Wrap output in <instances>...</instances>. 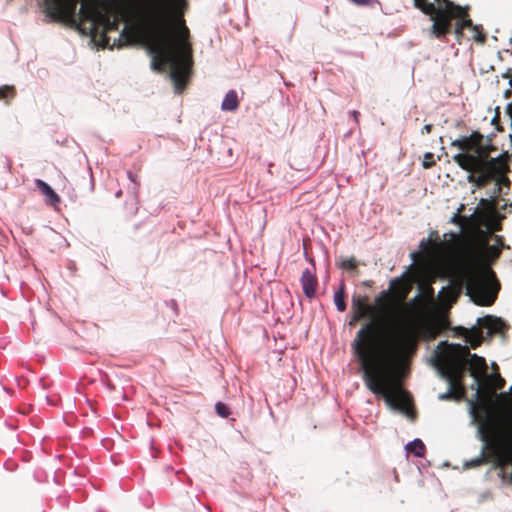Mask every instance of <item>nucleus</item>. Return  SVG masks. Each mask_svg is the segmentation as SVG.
I'll list each match as a JSON object with an SVG mask.
<instances>
[{
  "label": "nucleus",
  "instance_id": "f257e3e1",
  "mask_svg": "<svg viewBox=\"0 0 512 512\" xmlns=\"http://www.w3.org/2000/svg\"><path fill=\"white\" fill-rule=\"evenodd\" d=\"M375 303L376 306L369 304L367 296H353L350 325L365 318L370 321L358 330L351 346L360 362L366 387L391 408L408 413L411 397L402 388V364L417 350L419 331L413 323L408 324L384 349L382 321L375 316L378 312L384 315L390 312L389 294L382 292Z\"/></svg>",
  "mask_w": 512,
  "mask_h": 512
},
{
  "label": "nucleus",
  "instance_id": "f03ea898",
  "mask_svg": "<svg viewBox=\"0 0 512 512\" xmlns=\"http://www.w3.org/2000/svg\"><path fill=\"white\" fill-rule=\"evenodd\" d=\"M93 48L140 47L151 58L150 68L156 73L169 72L175 91L181 93L193 74L191 34H119L110 44L108 34H82Z\"/></svg>",
  "mask_w": 512,
  "mask_h": 512
},
{
  "label": "nucleus",
  "instance_id": "7ed1b4c3",
  "mask_svg": "<svg viewBox=\"0 0 512 512\" xmlns=\"http://www.w3.org/2000/svg\"><path fill=\"white\" fill-rule=\"evenodd\" d=\"M484 136L473 131L469 136H462L452 141L451 146L458 148L461 153L452 157L453 161L468 172L467 180L477 188H484L497 174H502L507 168L509 154L507 151L498 157H491L497 148L483 142Z\"/></svg>",
  "mask_w": 512,
  "mask_h": 512
},
{
  "label": "nucleus",
  "instance_id": "20e7f679",
  "mask_svg": "<svg viewBox=\"0 0 512 512\" xmlns=\"http://www.w3.org/2000/svg\"><path fill=\"white\" fill-rule=\"evenodd\" d=\"M484 252L482 247L467 240L460 253L461 266L454 282L456 295L463 287L466 294L479 306H491L500 289L495 272L483 264Z\"/></svg>",
  "mask_w": 512,
  "mask_h": 512
},
{
  "label": "nucleus",
  "instance_id": "39448f33",
  "mask_svg": "<svg viewBox=\"0 0 512 512\" xmlns=\"http://www.w3.org/2000/svg\"><path fill=\"white\" fill-rule=\"evenodd\" d=\"M187 0H137V16L143 29L125 26L121 32H190L183 18Z\"/></svg>",
  "mask_w": 512,
  "mask_h": 512
},
{
  "label": "nucleus",
  "instance_id": "423d86ee",
  "mask_svg": "<svg viewBox=\"0 0 512 512\" xmlns=\"http://www.w3.org/2000/svg\"><path fill=\"white\" fill-rule=\"evenodd\" d=\"M472 414L473 420L477 424L478 436L483 442V446L481 454L465 462L464 467L471 469L491 463L494 469L500 470L499 476L502 480H505L507 478L505 469L512 463V446L474 413Z\"/></svg>",
  "mask_w": 512,
  "mask_h": 512
},
{
  "label": "nucleus",
  "instance_id": "0eeeda50",
  "mask_svg": "<svg viewBox=\"0 0 512 512\" xmlns=\"http://www.w3.org/2000/svg\"><path fill=\"white\" fill-rule=\"evenodd\" d=\"M469 355V348L461 344H449L446 341L439 343L435 353L434 365L442 377L448 382V391L453 392L455 400H460L465 394L462 384L465 363L464 356Z\"/></svg>",
  "mask_w": 512,
  "mask_h": 512
},
{
  "label": "nucleus",
  "instance_id": "6e6552de",
  "mask_svg": "<svg viewBox=\"0 0 512 512\" xmlns=\"http://www.w3.org/2000/svg\"><path fill=\"white\" fill-rule=\"evenodd\" d=\"M438 15L436 27L440 30L435 32H483L482 25L473 24L470 17V6H461L451 0H434Z\"/></svg>",
  "mask_w": 512,
  "mask_h": 512
},
{
  "label": "nucleus",
  "instance_id": "1a4fd4ad",
  "mask_svg": "<svg viewBox=\"0 0 512 512\" xmlns=\"http://www.w3.org/2000/svg\"><path fill=\"white\" fill-rule=\"evenodd\" d=\"M498 399V411H494L489 404L482 403L473 407L472 413L512 446V401H508V394L505 392L500 393Z\"/></svg>",
  "mask_w": 512,
  "mask_h": 512
},
{
  "label": "nucleus",
  "instance_id": "9d476101",
  "mask_svg": "<svg viewBox=\"0 0 512 512\" xmlns=\"http://www.w3.org/2000/svg\"><path fill=\"white\" fill-rule=\"evenodd\" d=\"M79 19L81 23L89 22L88 32H99L97 24L101 20V12L98 5L93 1H84L79 9ZM78 32H87L85 28L78 27Z\"/></svg>",
  "mask_w": 512,
  "mask_h": 512
},
{
  "label": "nucleus",
  "instance_id": "9b49d317",
  "mask_svg": "<svg viewBox=\"0 0 512 512\" xmlns=\"http://www.w3.org/2000/svg\"><path fill=\"white\" fill-rule=\"evenodd\" d=\"M465 363V370L467 369V366L469 365V370L471 376L476 378L477 380L486 374L487 371V364L486 360L478 356L477 354H471L469 352V355H465L463 359Z\"/></svg>",
  "mask_w": 512,
  "mask_h": 512
},
{
  "label": "nucleus",
  "instance_id": "f8f14e48",
  "mask_svg": "<svg viewBox=\"0 0 512 512\" xmlns=\"http://www.w3.org/2000/svg\"><path fill=\"white\" fill-rule=\"evenodd\" d=\"M455 332L457 335L465 338V341L468 342L472 349H476L479 347L483 341V332L480 327L474 326L470 329L465 327H456Z\"/></svg>",
  "mask_w": 512,
  "mask_h": 512
},
{
  "label": "nucleus",
  "instance_id": "ddd939ff",
  "mask_svg": "<svg viewBox=\"0 0 512 512\" xmlns=\"http://www.w3.org/2000/svg\"><path fill=\"white\" fill-rule=\"evenodd\" d=\"M449 321L439 318L434 322L427 323L422 327V336L425 339H435L443 330L447 329Z\"/></svg>",
  "mask_w": 512,
  "mask_h": 512
},
{
  "label": "nucleus",
  "instance_id": "4468645a",
  "mask_svg": "<svg viewBox=\"0 0 512 512\" xmlns=\"http://www.w3.org/2000/svg\"><path fill=\"white\" fill-rule=\"evenodd\" d=\"M302 289L306 297L313 298L316 294L318 286L315 274L309 269H305L301 276Z\"/></svg>",
  "mask_w": 512,
  "mask_h": 512
},
{
  "label": "nucleus",
  "instance_id": "2eb2a0df",
  "mask_svg": "<svg viewBox=\"0 0 512 512\" xmlns=\"http://www.w3.org/2000/svg\"><path fill=\"white\" fill-rule=\"evenodd\" d=\"M415 6L420 9L424 14L430 16L432 20V32L436 30H440V27H436V22H438V15L436 10V5L433 2L428 0H414Z\"/></svg>",
  "mask_w": 512,
  "mask_h": 512
},
{
  "label": "nucleus",
  "instance_id": "dca6fc26",
  "mask_svg": "<svg viewBox=\"0 0 512 512\" xmlns=\"http://www.w3.org/2000/svg\"><path fill=\"white\" fill-rule=\"evenodd\" d=\"M36 187L41 191V193L46 197V201L51 205H56L60 203V197L55 193V191L43 180L36 179L35 180Z\"/></svg>",
  "mask_w": 512,
  "mask_h": 512
},
{
  "label": "nucleus",
  "instance_id": "f3484780",
  "mask_svg": "<svg viewBox=\"0 0 512 512\" xmlns=\"http://www.w3.org/2000/svg\"><path fill=\"white\" fill-rule=\"evenodd\" d=\"M239 107V99L235 90H230L225 95L221 109L223 111H236Z\"/></svg>",
  "mask_w": 512,
  "mask_h": 512
},
{
  "label": "nucleus",
  "instance_id": "a211bd4d",
  "mask_svg": "<svg viewBox=\"0 0 512 512\" xmlns=\"http://www.w3.org/2000/svg\"><path fill=\"white\" fill-rule=\"evenodd\" d=\"M334 303L340 312H344L346 310L347 305L345 301L344 282H341L339 289L334 294Z\"/></svg>",
  "mask_w": 512,
  "mask_h": 512
},
{
  "label": "nucleus",
  "instance_id": "6ab92c4d",
  "mask_svg": "<svg viewBox=\"0 0 512 512\" xmlns=\"http://www.w3.org/2000/svg\"><path fill=\"white\" fill-rule=\"evenodd\" d=\"M406 449L417 457L424 456L426 450L424 443L420 439H415L409 442Z\"/></svg>",
  "mask_w": 512,
  "mask_h": 512
},
{
  "label": "nucleus",
  "instance_id": "aec40b11",
  "mask_svg": "<svg viewBox=\"0 0 512 512\" xmlns=\"http://www.w3.org/2000/svg\"><path fill=\"white\" fill-rule=\"evenodd\" d=\"M16 95V90L14 86L4 85L0 86V100H4L8 103L11 99H13Z\"/></svg>",
  "mask_w": 512,
  "mask_h": 512
},
{
  "label": "nucleus",
  "instance_id": "412c9836",
  "mask_svg": "<svg viewBox=\"0 0 512 512\" xmlns=\"http://www.w3.org/2000/svg\"><path fill=\"white\" fill-rule=\"evenodd\" d=\"M47 9L52 14H62L64 12L63 0H47Z\"/></svg>",
  "mask_w": 512,
  "mask_h": 512
},
{
  "label": "nucleus",
  "instance_id": "4be33fe9",
  "mask_svg": "<svg viewBox=\"0 0 512 512\" xmlns=\"http://www.w3.org/2000/svg\"><path fill=\"white\" fill-rule=\"evenodd\" d=\"M450 237H451L450 241L440 242L439 245L444 246L446 249L451 250V249L455 248L456 243L463 240L460 233L451 232Z\"/></svg>",
  "mask_w": 512,
  "mask_h": 512
},
{
  "label": "nucleus",
  "instance_id": "5701e85b",
  "mask_svg": "<svg viewBox=\"0 0 512 512\" xmlns=\"http://www.w3.org/2000/svg\"><path fill=\"white\" fill-rule=\"evenodd\" d=\"M339 267L344 270H356L358 267V263L354 257H350L347 259H343L340 262Z\"/></svg>",
  "mask_w": 512,
  "mask_h": 512
},
{
  "label": "nucleus",
  "instance_id": "b1692460",
  "mask_svg": "<svg viewBox=\"0 0 512 512\" xmlns=\"http://www.w3.org/2000/svg\"><path fill=\"white\" fill-rule=\"evenodd\" d=\"M510 171L509 164L507 163V168L503 171L502 174H497L492 182L495 181L498 185H510L509 179L506 177V174Z\"/></svg>",
  "mask_w": 512,
  "mask_h": 512
},
{
  "label": "nucleus",
  "instance_id": "393cba45",
  "mask_svg": "<svg viewBox=\"0 0 512 512\" xmlns=\"http://www.w3.org/2000/svg\"><path fill=\"white\" fill-rule=\"evenodd\" d=\"M436 164L434 154L431 152H427L423 156L422 166L425 169H429Z\"/></svg>",
  "mask_w": 512,
  "mask_h": 512
},
{
  "label": "nucleus",
  "instance_id": "a878e982",
  "mask_svg": "<svg viewBox=\"0 0 512 512\" xmlns=\"http://www.w3.org/2000/svg\"><path fill=\"white\" fill-rule=\"evenodd\" d=\"M215 409H216V412L219 416L223 417V418H226L229 416L230 414V409L229 407L222 403V402H218L216 405H215Z\"/></svg>",
  "mask_w": 512,
  "mask_h": 512
},
{
  "label": "nucleus",
  "instance_id": "bb28decb",
  "mask_svg": "<svg viewBox=\"0 0 512 512\" xmlns=\"http://www.w3.org/2000/svg\"><path fill=\"white\" fill-rule=\"evenodd\" d=\"M493 321H494V319L492 318V316H486L484 318L478 319L479 324L489 327L490 329H496V327L494 325H492Z\"/></svg>",
  "mask_w": 512,
  "mask_h": 512
},
{
  "label": "nucleus",
  "instance_id": "cd10ccee",
  "mask_svg": "<svg viewBox=\"0 0 512 512\" xmlns=\"http://www.w3.org/2000/svg\"><path fill=\"white\" fill-rule=\"evenodd\" d=\"M439 399L441 400H455V396L453 395V392L447 391L443 394L439 395Z\"/></svg>",
  "mask_w": 512,
  "mask_h": 512
},
{
  "label": "nucleus",
  "instance_id": "c85d7f7f",
  "mask_svg": "<svg viewBox=\"0 0 512 512\" xmlns=\"http://www.w3.org/2000/svg\"><path fill=\"white\" fill-rule=\"evenodd\" d=\"M487 34H474V41L479 44H484Z\"/></svg>",
  "mask_w": 512,
  "mask_h": 512
},
{
  "label": "nucleus",
  "instance_id": "c756f323",
  "mask_svg": "<svg viewBox=\"0 0 512 512\" xmlns=\"http://www.w3.org/2000/svg\"><path fill=\"white\" fill-rule=\"evenodd\" d=\"M496 382V389H501L505 384V380L499 374L496 375Z\"/></svg>",
  "mask_w": 512,
  "mask_h": 512
},
{
  "label": "nucleus",
  "instance_id": "7c9ffc66",
  "mask_svg": "<svg viewBox=\"0 0 512 512\" xmlns=\"http://www.w3.org/2000/svg\"><path fill=\"white\" fill-rule=\"evenodd\" d=\"M351 116L353 117V120L355 121V123L358 124L359 123V116H360L359 111H357V110L351 111Z\"/></svg>",
  "mask_w": 512,
  "mask_h": 512
},
{
  "label": "nucleus",
  "instance_id": "2f4dec72",
  "mask_svg": "<svg viewBox=\"0 0 512 512\" xmlns=\"http://www.w3.org/2000/svg\"><path fill=\"white\" fill-rule=\"evenodd\" d=\"M462 220V217L459 215V214H455L452 218H451V222L452 223H459L460 221Z\"/></svg>",
  "mask_w": 512,
  "mask_h": 512
},
{
  "label": "nucleus",
  "instance_id": "473e14b6",
  "mask_svg": "<svg viewBox=\"0 0 512 512\" xmlns=\"http://www.w3.org/2000/svg\"><path fill=\"white\" fill-rule=\"evenodd\" d=\"M432 130V125L431 124H426L424 125V127L422 128V133H430Z\"/></svg>",
  "mask_w": 512,
  "mask_h": 512
},
{
  "label": "nucleus",
  "instance_id": "72a5a7b5",
  "mask_svg": "<svg viewBox=\"0 0 512 512\" xmlns=\"http://www.w3.org/2000/svg\"><path fill=\"white\" fill-rule=\"evenodd\" d=\"M490 249L495 250V256H496V257H498V256H499V254H500V251H499V250H496V249H495V248H493V247H491Z\"/></svg>",
  "mask_w": 512,
  "mask_h": 512
},
{
  "label": "nucleus",
  "instance_id": "f704fd0d",
  "mask_svg": "<svg viewBox=\"0 0 512 512\" xmlns=\"http://www.w3.org/2000/svg\"><path fill=\"white\" fill-rule=\"evenodd\" d=\"M444 292H448V291L446 290V288H442V290L439 292V296H442V294H443Z\"/></svg>",
  "mask_w": 512,
  "mask_h": 512
},
{
  "label": "nucleus",
  "instance_id": "c9c22d12",
  "mask_svg": "<svg viewBox=\"0 0 512 512\" xmlns=\"http://www.w3.org/2000/svg\"><path fill=\"white\" fill-rule=\"evenodd\" d=\"M510 391H511V394H510V396L508 395V401H512V387L510 388Z\"/></svg>",
  "mask_w": 512,
  "mask_h": 512
},
{
  "label": "nucleus",
  "instance_id": "e433bc0d",
  "mask_svg": "<svg viewBox=\"0 0 512 512\" xmlns=\"http://www.w3.org/2000/svg\"><path fill=\"white\" fill-rule=\"evenodd\" d=\"M128 176L132 181H135L131 172L128 173Z\"/></svg>",
  "mask_w": 512,
  "mask_h": 512
},
{
  "label": "nucleus",
  "instance_id": "4c0bfd02",
  "mask_svg": "<svg viewBox=\"0 0 512 512\" xmlns=\"http://www.w3.org/2000/svg\"><path fill=\"white\" fill-rule=\"evenodd\" d=\"M428 292H429L431 295H433V288H432V287H429V288H428Z\"/></svg>",
  "mask_w": 512,
  "mask_h": 512
},
{
  "label": "nucleus",
  "instance_id": "58836bf2",
  "mask_svg": "<svg viewBox=\"0 0 512 512\" xmlns=\"http://www.w3.org/2000/svg\"><path fill=\"white\" fill-rule=\"evenodd\" d=\"M437 37H441V36H445L446 34H440V33H437L435 34Z\"/></svg>",
  "mask_w": 512,
  "mask_h": 512
},
{
  "label": "nucleus",
  "instance_id": "ea45409f",
  "mask_svg": "<svg viewBox=\"0 0 512 512\" xmlns=\"http://www.w3.org/2000/svg\"><path fill=\"white\" fill-rule=\"evenodd\" d=\"M418 255H419L418 253H413L412 257L415 259Z\"/></svg>",
  "mask_w": 512,
  "mask_h": 512
},
{
  "label": "nucleus",
  "instance_id": "a19ab883",
  "mask_svg": "<svg viewBox=\"0 0 512 512\" xmlns=\"http://www.w3.org/2000/svg\"><path fill=\"white\" fill-rule=\"evenodd\" d=\"M509 478H510V480L512 481V471H511V474H510Z\"/></svg>",
  "mask_w": 512,
  "mask_h": 512
},
{
  "label": "nucleus",
  "instance_id": "79ce46f5",
  "mask_svg": "<svg viewBox=\"0 0 512 512\" xmlns=\"http://www.w3.org/2000/svg\"><path fill=\"white\" fill-rule=\"evenodd\" d=\"M510 465H512V463H510Z\"/></svg>",
  "mask_w": 512,
  "mask_h": 512
}]
</instances>
